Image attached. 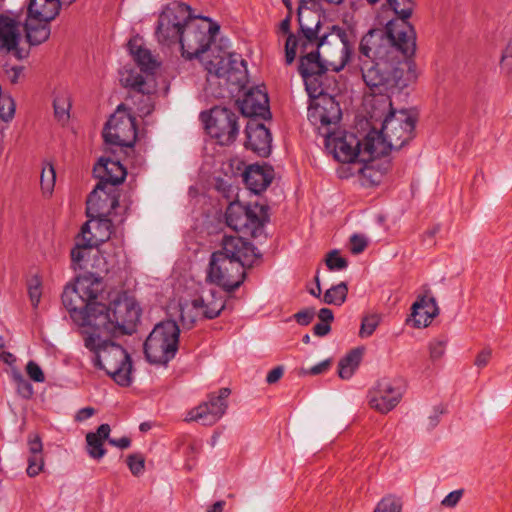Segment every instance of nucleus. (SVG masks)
Returning <instances> with one entry per match:
<instances>
[{
    "label": "nucleus",
    "instance_id": "39",
    "mask_svg": "<svg viewBox=\"0 0 512 512\" xmlns=\"http://www.w3.org/2000/svg\"><path fill=\"white\" fill-rule=\"evenodd\" d=\"M368 155V159L361 160L365 163L361 169V174L370 186H376L381 181V174H379L377 171H374L370 163L373 162L374 159L380 158L381 156L372 157L370 154Z\"/></svg>",
    "mask_w": 512,
    "mask_h": 512
},
{
    "label": "nucleus",
    "instance_id": "62",
    "mask_svg": "<svg viewBox=\"0 0 512 512\" xmlns=\"http://www.w3.org/2000/svg\"><path fill=\"white\" fill-rule=\"evenodd\" d=\"M22 71V66H12L10 68L5 69V72L12 84H16L18 82V79Z\"/></svg>",
    "mask_w": 512,
    "mask_h": 512
},
{
    "label": "nucleus",
    "instance_id": "23",
    "mask_svg": "<svg viewBox=\"0 0 512 512\" xmlns=\"http://www.w3.org/2000/svg\"><path fill=\"white\" fill-rule=\"evenodd\" d=\"M402 390L396 387L389 378L377 382L376 394L371 397L369 404L375 410L385 414L393 410L402 398Z\"/></svg>",
    "mask_w": 512,
    "mask_h": 512
},
{
    "label": "nucleus",
    "instance_id": "17",
    "mask_svg": "<svg viewBox=\"0 0 512 512\" xmlns=\"http://www.w3.org/2000/svg\"><path fill=\"white\" fill-rule=\"evenodd\" d=\"M110 153L113 156H101L93 166V176L98 179V183L88 194L90 203H93L96 198H102L99 192H102L104 197L107 193H119L115 188L107 190L108 185L112 187L119 186L127 177V168L119 159L114 157L116 152L110 150Z\"/></svg>",
    "mask_w": 512,
    "mask_h": 512
},
{
    "label": "nucleus",
    "instance_id": "47",
    "mask_svg": "<svg viewBox=\"0 0 512 512\" xmlns=\"http://www.w3.org/2000/svg\"><path fill=\"white\" fill-rule=\"evenodd\" d=\"M350 244L351 253L354 255H358L366 249L368 245V240L364 235L355 233L350 237Z\"/></svg>",
    "mask_w": 512,
    "mask_h": 512
},
{
    "label": "nucleus",
    "instance_id": "30",
    "mask_svg": "<svg viewBox=\"0 0 512 512\" xmlns=\"http://www.w3.org/2000/svg\"><path fill=\"white\" fill-rule=\"evenodd\" d=\"M363 356V348L351 349L338 363V375L341 379H350L359 367Z\"/></svg>",
    "mask_w": 512,
    "mask_h": 512
},
{
    "label": "nucleus",
    "instance_id": "21",
    "mask_svg": "<svg viewBox=\"0 0 512 512\" xmlns=\"http://www.w3.org/2000/svg\"><path fill=\"white\" fill-rule=\"evenodd\" d=\"M239 112L249 119L261 118L270 120L272 117L267 92L260 86L250 88L244 93L243 99L236 100Z\"/></svg>",
    "mask_w": 512,
    "mask_h": 512
},
{
    "label": "nucleus",
    "instance_id": "61",
    "mask_svg": "<svg viewBox=\"0 0 512 512\" xmlns=\"http://www.w3.org/2000/svg\"><path fill=\"white\" fill-rule=\"evenodd\" d=\"M108 443L120 449H127L131 445V439L127 436H123L119 439L108 437Z\"/></svg>",
    "mask_w": 512,
    "mask_h": 512
},
{
    "label": "nucleus",
    "instance_id": "27",
    "mask_svg": "<svg viewBox=\"0 0 512 512\" xmlns=\"http://www.w3.org/2000/svg\"><path fill=\"white\" fill-rule=\"evenodd\" d=\"M19 23L15 18L0 14V49L7 53L20 42Z\"/></svg>",
    "mask_w": 512,
    "mask_h": 512
},
{
    "label": "nucleus",
    "instance_id": "8",
    "mask_svg": "<svg viewBox=\"0 0 512 512\" xmlns=\"http://www.w3.org/2000/svg\"><path fill=\"white\" fill-rule=\"evenodd\" d=\"M119 200L120 194L114 192L107 193L103 198L94 199L93 203H90V197L87 196L86 216L89 220L82 225L79 236L98 248L106 244L104 248L108 249L112 242L117 245L118 238L109 242L115 233L109 214L119 206ZM120 240L123 242L122 239ZM112 246L115 247V245Z\"/></svg>",
    "mask_w": 512,
    "mask_h": 512
},
{
    "label": "nucleus",
    "instance_id": "48",
    "mask_svg": "<svg viewBox=\"0 0 512 512\" xmlns=\"http://www.w3.org/2000/svg\"><path fill=\"white\" fill-rule=\"evenodd\" d=\"M44 461L41 455H31L28 458V467L26 469L29 477L37 476L43 469Z\"/></svg>",
    "mask_w": 512,
    "mask_h": 512
},
{
    "label": "nucleus",
    "instance_id": "37",
    "mask_svg": "<svg viewBox=\"0 0 512 512\" xmlns=\"http://www.w3.org/2000/svg\"><path fill=\"white\" fill-rule=\"evenodd\" d=\"M134 61L140 67L142 72H153L156 69V61L149 49L137 50V55L133 57Z\"/></svg>",
    "mask_w": 512,
    "mask_h": 512
},
{
    "label": "nucleus",
    "instance_id": "24",
    "mask_svg": "<svg viewBox=\"0 0 512 512\" xmlns=\"http://www.w3.org/2000/svg\"><path fill=\"white\" fill-rule=\"evenodd\" d=\"M246 188L255 195H261L274 179V168L268 163L248 165L242 173Z\"/></svg>",
    "mask_w": 512,
    "mask_h": 512
},
{
    "label": "nucleus",
    "instance_id": "36",
    "mask_svg": "<svg viewBox=\"0 0 512 512\" xmlns=\"http://www.w3.org/2000/svg\"><path fill=\"white\" fill-rule=\"evenodd\" d=\"M56 182V170L51 162L43 166L40 178L43 193L51 194Z\"/></svg>",
    "mask_w": 512,
    "mask_h": 512
},
{
    "label": "nucleus",
    "instance_id": "45",
    "mask_svg": "<svg viewBox=\"0 0 512 512\" xmlns=\"http://www.w3.org/2000/svg\"><path fill=\"white\" fill-rule=\"evenodd\" d=\"M316 315V311L314 307H306L298 312H296L292 318L300 325V326H308L314 319Z\"/></svg>",
    "mask_w": 512,
    "mask_h": 512
},
{
    "label": "nucleus",
    "instance_id": "57",
    "mask_svg": "<svg viewBox=\"0 0 512 512\" xmlns=\"http://www.w3.org/2000/svg\"><path fill=\"white\" fill-rule=\"evenodd\" d=\"M491 355H492L491 349L485 348V349L481 350L477 354L474 364L479 368L485 367L488 364V362L491 358Z\"/></svg>",
    "mask_w": 512,
    "mask_h": 512
},
{
    "label": "nucleus",
    "instance_id": "14",
    "mask_svg": "<svg viewBox=\"0 0 512 512\" xmlns=\"http://www.w3.org/2000/svg\"><path fill=\"white\" fill-rule=\"evenodd\" d=\"M190 18H193V15L188 4L174 2L166 5L159 14L155 28L158 42L167 46L178 43L183 27Z\"/></svg>",
    "mask_w": 512,
    "mask_h": 512
},
{
    "label": "nucleus",
    "instance_id": "33",
    "mask_svg": "<svg viewBox=\"0 0 512 512\" xmlns=\"http://www.w3.org/2000/svg\"><path fill=\"white\" fill-rule=\"evenodd\" d=\"M280 30L282 33L287 34L285 43V63L287 65H291L296 58L299 39L294 33L291 32L290 15H286V17L281 21Z\"/></svg>",
    "mask_w": 512,
    "mask_h": 512
},
{
    "label": "nucleus",
    "instance_id": "60",
    "mask_svg": "<svg viewBox=\"0 0 512 512\" xmlns=\"http://www.w3.org/2000/svg\"><path fill=\"white\" fill-rule=\"evenodd\" d=\"M96 413V410L93 407H84L77 411L75 420L82 422L90 417H92Z\"/></svg>",
    "mask_w": 512,
    "mask_h": 512
},
{
    "label": "nucleus",
    "instance_id": "55",
    "mask_svg": "<svg viewBox=\"0 0 512 512\" xmlns=\"http://www.w3.org/2000/svg\"><path fill=\"white\" fill-rule=\"evenodd\" d=\"M446 413V408L442 405H436L433 408V414L429 416V428H435L440 421V416Z\"/></svg>",
    "mask_w": 512,
    "mask_h": 512
},
{
    "label": "nucleus",
    "instance_id": "43",
    "mask_svg": "<svg viewBox=\"0 0 512 512\" xmlns=\"http://www.w3.org/2000/svg\"><path fill=\"white\" fill-rule=\"evenodd\" d=\"M14 381L16 383V390L19 396L23 399H30L33 396V385L29 380L25 379L21 373L14 374Z\"/></svg>",
    "mask_w": 512,
    "mask_h": 512
},
{
    "label": "nucleus",
    "instance_id": "51",
    "mask_svg": "<svg viewBox=\"0 0 512 512\" xmlns=\"http://www.w3.org/2000/svg\"><path fill=\"white\" fill-rule=\"evenodd\" d=\"M28 447L31 455H41L43 444L38 434L28 436Z\"/></svg>",
    "mask_w": 512,
    "mask_h": 512
},
{
    "label": "nucleus",
    "instance_id": "63",
    "mask_svg": "<svg viewBox=\"0 0 512 512\" xmlns=\"http://www.w3.org/2000/svg\"><path fill=\"white\" fill-rule=\"evenodd\" d=\"M317 316L320 322H326L331 324L334 321V313L330 308H321L318 311Z\"/></svg>",
    "mask_w": 512,
    "mask_h": 512
},
{
    "label": "nucleus",
    "instance_id": "12",
    "mask_svg": "<svg viewBox=\"0 0 512 512\" xmlns=\"http://www.w3.org/2000/svg\"><path fill=\"white\" fill-rule=\"evenodd\" d=\"M269 206L258 202L244 204L238 199L230 201L225 211L226 224L236 232L257 238L270 222Z\"/></svg>",
    "mask_w": 512,
    "mask_h": 512
},
{
    "label": "nucleus",
    "instance_id": "10",
    "mask_svg": "<svg viewBox=\"0 0 512 512\" xmlns=\"http://www.w3.org/2000/svg\"><path fill=\"white\" fill-rule=\"evenodd\" d=\"M181 330L173 319L158 322L143 344L145 359L152 365L167 367L179 350Z\"/></svg>",
    "mask_w": 512,
    "mask_h": 512
},
{
    "label": "nucleus",
    "instance_id": "19",
    "mask_svg": "<svg viewBox=\"0 0 512 512\" xmlns=\"http://www.w3.org/2000/svg\"><path fill=\"white\" fill-rule=\"evenodd\" d=\"M325 135V147L333 153L334 159L341 163H354L364 152V141L361 142L355 133L331 132Z\"/></svg>",
    "mask_w": 512,
    "mask_h": 512
},
{
    "label": "nucleus",
    "instance_id": "4",
    "mask_svg": "<svg viewBox=\"0 0 512 512\" xmlns=\"http://www.w3.org/2000/svg\"><path fill=\"white\" fill-rule=\"evenodd\" d=\"M84 347L92 354L96 369L105 373L119 386L129 387L133 383V362L131 355L110 334L81 330Z\"/></svg>",
    "mask_w": 512,
    "mask_h": 512
},
{
    "label": "nucleus",
    "instance_id": "32",
    "mask_svg": "<svg viewBox=\"0 0 512 512\" xmlns=\"http://www.w3.org/2000/svg\"><path fill=\"white\" fill-rule=\"evenodd\" d=\"M72 107L71 96L68 90L61 88L53 92L54 116L59 122H67Z\"/></svg>",
    "mask_w": 512,
    "mask_h": 512
},
{
    "label": "nucleus",
    "instance_id": "50",
    "mask_svg": "<svg viewBox=\"0 0 512 512\" xmlns=\"http://www.w3.org/2000/svg\"><path fill=\"white\" fill-rule=\"evenodd\" d=\"M446 348V341L444 340H435L430 342L429 344V352L430 358L432 361H436L440 359L444 353Z\"/></svg>",
    "mask_w": 512,
    "mask_h": 512
},
{
    "label": "nucleus",
    "instance_id": "9",
    "mask_svg": "<svg viewBox=\"0 0 512 512\" xmlns=\"http://www.w3.org/2000/svg\"><path fill=\"white\" fill-rule=\"evenodd\" d=\"M114 250L109 251L107 248H98L90 244L80 236H77L75 245L70 251L71 264L73 271L77 272L75 277H88L93 275L94 278L103 280V273L109 272V258H117L123 252L121 240H117ZM110 245H114L112 242Z\"/></svg>",
    "mask_w": 512,
    "mask_h": 512
},
{
    "label": "nucleus",
    "instance_id": "3",
    "mask_svg": "<svg viewBox=\"0 0 512 512\" xmlns=\"http://www.w3.org/2000/svg\"><path fill=\"white\" fill-rule=\"evenodd\" d=\"M328 69V62L322 59L321 52L311 51L299 58L298 72L310 99L308 119L312 124H337L342 118L339 102L321 88L322 82L319 78L326 74Z\"/></svg>",
    "mask_w": 512,
    "mask_h": 512
},
{
    "label": "nucleus",
    "instance_id": "28",
    "mask_svg": "<svg viewBox=\"0 0 512 512\" xmlns=\"http://www.w3.org/2000/svg\"><path fill=\"white\" fill-rule=\"evenodd\" d=\"M209 297L210 299H205L202 296L197 297L191 301V305L194 309H203L202 316L204 319L212 320L217 318L226 308V301L215 290H210Z\"/></svg>",
    "mask_w": 512,
    "mask_h": 512
},
{
    "label": "nucleus",
    "instance_id": "22",
    "mask_svg": "<svg viewBox=\"0 0 512 512\" xmlns=\"http://www.w3.org/2000/svg\"><path fill=\"white\" fill-rule=\"evenodd\" d=\"M246 149L253 151L259 157L267 158L271 154L272 135L270 130L258 121L249 119L245 127Z\"/></svg>",
    "mask_w": 512,
    "mask_h": 512
},
{
    "label": "nucleus",
    "instance_id": "15",
    "mask_svg": "<svg viewBox=\"0 0 512 512\" xmlns=\"http://www.w3.org/2000/svg\"><path fill=\"white\" fill-rule=\"evenodd\" d=\"M200 120L207 133L215 138L218 144H232L239 133L238 115L227 107L215 106L200 113Z\"/></svg>",
    "mask_w": 512,
    "mask_h": 512
},
{
    "label": "nucleus",
    "instance_id": "11",
    "mask_svg": "<svg viewBox=\"0 0 512 512\" xmlns=\"http://www.w3.org/2000/svg\"><path fill=\"white\" fill-rule=\"evenodd\" d=\"M219 32L220 24L209 16L199 15L190 18L178 40L182 57L186 60L198 59L204 62L203 55L209 51Z\"/></svg>",
    "mask_w": 512,
    "mask_h": 512
},
{
    "label": "nucleus",
    "instance_id": "42",
    "mask_svg": "<svg viewBox=\"0 0 512 512\" xmlns=\"http://www.w3.org/2000/svg\"><path fill=\"white\" fill-rule=\"evenodd\" d=\"M379 323L380 319L376 314L363 317L359 330V336L361 338L370 337L378 327Z\"/></svg>",
    "mask_w": 512,
    "mask_h": 512
},
{
    "label": "nucleus",
    "instance_id": "64",
    "mask_svg": "<svg viewBox=\"0 0 512 512\" xmlns=\"http://www.w3.org/2000/svg\"><path fill=\"white\" fill-rule=\"evenodd\" d=\"M140 41H141V39L139 37H133L127 43V49L133 57L135 55H137V50L144 49V47L141 45Z\"/></svg>",
    "mask_w": 512,
    "mask_h": 512
},
{
    "label": "nucleus",
    "instance_id": "7",
    "mask_svg": "<svg viewBox=\"0 0 512 512\" xmlns=\"http://www.w3.org/2000/svg\"><path fill=\"white\" fill-rule=\"evenodd\" d=\"M142 309L134 296L119 292L108 304L99 301L92 331L112 336L132 335L140 322Z\"/></svg>",
    "mask_w": 512,
    "mask_h": 512
},
{
    "label": "nucleus",
    "instance_id": "41",
    "mask_svg": "<svg viewBox=\"0 0 512 512\" xmlns=\"http://www.w3.org/2000/svg\"><path fill=\"white\" fill-rule=\"evenodd\" d=\"M402 511V503L400 499L388 495L383 497L379 503L377 504L374 512H401Z\"/></svg>",
    "mask_w": 512,
    "mask_h": 512
},
{
    "label": "nucleus",
    "instance_id": "25",
    "mask_svg": "<svg viewBox=\"0 0 512 512\" xmlns=\"http://www.w3.org/2000/svg\"><path fill=\"white\" fill-rule=\"evenodd\" d=\"M439 315V307L434 297L419 295L411 306L410 317L407 323L412 322L414 328H422L430 325L432 319Z\"/></svg>",
    "mask_w": 512,
    "mask_h": 512
},
{
    "label": "nucleus",
    "instance_id": "40",
    "mask_svg": "<svg viewBox=\"0 0 512 512\" xmlns=\"http://www.w3.org/2000/svg\"><path fill=\"white\" fill-rule=\"evenodd\" d=\"M16 104L14 99L8 95L0 96V119L4 122H9L13 119L15 114Z\"/></svg>",
    "mask_w": 512,
    "mask_h": 512
},
{
    "label": "nucleus",
    "instance_id": "38",
    "mask_svg": "<svg viewBox=\"0 0 512 512\" xmlns=\"http://www.w3.org/2000/svg\"><path fill=\"white\" fill-rule=\"evenodd\" d=\"M325 264L330 271H341L348 267V260L340 255L339 250L333 249L327 253Z\"/></svg>",
    "mask_w": 512,
    "mask_h": 512
},
{
    "label": "nucleus",
    "instance_id": "46",
    "mask_svg": "<svg viewBox=\"0 0 512 512\" xmlns=\"http://www.w3.org/2000/svg\"><path fill=\"white\" fill-rule=\"evenodd\" d=\"M214 186H215V190L218 193H220L227 200H230L235 193L234 186L224 178L217 177L215 179Z\"/></svg>",
    "mask_w": 512,
    "mask_h": 512
},
{
    "label": "nucleus",
    "instance_id": "5",
    "mask_svg": "<svg viewBox=\"0 0 512 512\" xmlns=\"http://www.w3.org/2000/svg\"><path fill=\"white\" fill-rule=\"evenodd\" d=\"M390 110L383 119L380 130L371 128L364 137V152L375 156H387L392 150H400L415 138L418 115L406 109Z\"/></svg>",
    "mask_w": 512,
    "mask_h": 512
},
{
    "label": "nucleus",
    "instance_id": "13",
    "mask_svg": "<svg viewBox=\"0 0 512 512\" xmlns=\"http://www.w3.org/2000/svg\"><path fill=\"white\" fill-rule=\"evenodd\" d=\"M62 5L64 0H28L24 31L29 45L38 46L49 39L50 23L59 15Z\"/></svg>",
    "mask_w": 512,
    "mask_h": 512
},
{
    "label": "nucleus",
    "instance_id": "31",
    "mask_svg": "<svg viewBox=\"0 0 512 512\" xmlns=\"http://www.w3.org/2000/svg\"><path fill=\"white\" fill-rule=\"evenodd\" d=\"M328 30H329V32H331V34L335 33L343 45L340 63L338 65L330 63V66L332 67L331 68L332 71L340 72L341 70L344 69V67L350 61V59L354 53V48H353V45L351 44V42L348 38L347 32L344 28H342L338 25H332V26L328 27Z\"/></svg>",
    "mask_w": 512,
    "mask_h": 512
},
{
    "label": "nucleus",
    "instance_id": "1",
    "mask_svg": "<svg viewBox=\"0 0 512 512\" xmlns=\"http://www.w3.org/2000/svg\"><path fill=\"white\" fill-rule=\"evenodd\" d=\"M397 15L384 28H372L359 44V68L364 83L374 94L401 92L417 79L413 56L416 31L409 22L413 0H387Z\"/></svg>",
    "mask_w": 512,
    "mask_h": 512
},
{
    "label": "nucleus",
    "instance_id": "6",
    "mask_svg": "<svg viewBox=\"0 0 512 512\" xmlns=\"http://www.w3.org/2000/svg\"><path fill=\"white\" fill-rule=\"evenodd\" d=\"M104 290V282L100 278L74 277L61 295L63 306L69 312L73 322L80 330L92 331L96 321L99 296Z\"/></svg>",
    "mask_w": 512,
    "mask_h": 512
},
{
    "label": "nucleus",
    "instance_id": "2",
    "mask_svg": "<svg viewBox=\"0 0 512 512\" xmlns=\"http://www.w3.org/2000/svg\"><path fill=\"white\" fill-rule=\"evenodd\" d=\"M262 257V253L249 240L225 235L222 249L211 254L206 280L232 293L244 283L245 270L256 265Z\"/></svg>",
    "mask_w": 512,
    "mask_h": 512
},
{
    "label": "nucleus",
    "instance_id": "18",
    "mask_svg": "<svg viewBox=\"0 0 512 512\" xmlns=\"http://www.w3.org/2000/svg\"><path fill=\"white\" fill-rule=\"evenodd\" d=\"M205 70L218 78H227L228 81L243 86L247 81V62L240 54L226 53L221 49L204 62Z\"/></svg>",
    "mask_w": 512,
    "mask_h": 512
},
{
    "label": "nucleus",
    "instance_id": "54",
    "mask_svg": "<svg viewBox=\"0 0 512 512\" xmlns=\"http://www.w3.org/2000/svg\"><path fill=\"white\" fill-rule=\"evenodd\" d=\"M28 293H29V297L32 302V305L34 307H37L40 302V298H41V283L38 279L36 280L35 285H29Z\"/></svg>",
    "mask_w": 512,
    "mask_h": 512
},
{
    "label": "nucleus",
    "instance_id": "52",
    "mask_svg": "<svg viewBox=\"0 0 512 512\" xmlns=\"http://www.w3.org/2000/svg\"><path fill=\"white\" fill-rule=\"evenodd\" d=\"M463 495V489L454 490L450 492L445 498L442 500L441 504L445 507H455L460 501Z\"/></svg>",
    "mask_w": 512,
    "mask_h": 512
},
{
    "label": "nucleus",
    "instance_id": "44",
    "mask_svg": "<svg viewBox=\"0 0 512 512\" xmlns=\"http://www.w3.org/2000/svg\"><path fill=\"white\" fill-rule=\"evenodd\" d=\"M126 463L134 476H139L145 469V458L141 453H133L127 456Z\"/></svg>",
    "mask_w": 512,
    "mask_h": 512
},
{
    "label": "nucleus",
    "instance_id": "49",
    "mask_svg": "<svg viewBox=\"0 0 512 512\" xmlns=\"http://www.w3.org/2000/svg\"><path fill=\"white\" fill-rule=\"evenodd\" d=\"M26 372L29 378L36 383H42L45 381L43 370L36 362L32 360L27 363Z\"/></svg>",
    "mask_w": 512,
    "mask_h": 512
},
{
    "label": "nucleus",
    "instance_id": "35",
    "mask_svg": "<svg viewBox=\"0 0 512 512\" xmlns=\"http://www.w3.org/2000/svg\"><path fill=\"white\" fill-rule=\"evenodd\" d=\"M121 83L124 87L130 88L135 92L146 94L145 85L146 81L142 74L133 69L125 70L122 73Z\"/></svg>",
    "mask_w": 512,
    "mask_h": 512
},
{
    "label": "nucleus",
    "instance_id": "53",
    "mask_svg": "<svg viewBox=\"0 0 512 512\" xmlns=\"http://www.w3.org/2000/svg\"><path fill=\"white\" fill-rule=\"evenodd\" d=\"M331 364H332V360L330 358L325 359V360L321 361L320 363L312 366L309 370H305L304 374H310V375L322 374V373L326 372L327 370H329V368L331 367Z\"/></svg>",
    "mask_w": 512,
    "mask_h": 512
},
{
    "label": "nucleus",
    "instance_id": "29",
    "mask_svg": "<svg viewBox=\"0 0 512 512\" xmlns=\"http://www.w3.org/2000/svg\"><path fill=\"white\" fill-rule=\"evenodd\" d=\"M110 432V425L103 423L99 425L96 432L86 434V450L91 458L99 460L105 456L107 450L104 447V442L108 441Z\"/></svg>",
    "mask_w": 512,
    "mask_h": 512
},
{
    "label": "nucleus",
    "instance_id": "26",
    "mask_svg": "<svg viewBox=\"0 0 512 512\" xmlns=\"http://www.w3.org/2000/svg\"><path fill=\"white\" fill-rule=\"evenodd\" d=\"M307 8V0H300L297 8V22L299 25V29L297 31V37L299 39V43L301 49H306L308 46H314L317 41V36L321 31L322 20L321 16L317 15L318 19L314 25V27L307 26L303 23V15L302 10Z\"/></svg>",
    "mask_w": 512,
    "mask_h": 512
},
{
    "label": "nucleus",
    "instance_id": "56",
    "mask_svg": "<svg viewBox=\"0 0 512 512\" xmlns=\"http://www.w3.org/2000/svg\"><path fill=\"white\" fill-rule=\"evenodd\" d=\"M180 321L185 329L190 330L194 327L196 323V318L193 315H191L190 312H187L184 307H181Z\"/></svg>",
    "mask_w": 512,
    "mask_h": 512
},
{
    "label": "nucleus",
    "instance_id": "34",
    "mask_svg": "<svg viewBox=\"0 0 512 512\" xmlns=\"http://www.w3.org/2000/svg\"><path fill=\"white\" fill-rule=\"evenodd\" d=\"M348 295V283L342 281L327 289L321 301L327 305L341 306L345 303Z\"/></svg>",
    "mask_w": 512,
    "mask_h": 512
},
{
    "label": "nucleus",
    "instance_id": "20",
    "mask_svg": "<svg viewBox=\"0 0 512 512\" xmlns=\"http://www.w3.org/2000/svg\"><path fill=\"white\" fill-rule=\"evenodd\" d=\"M230 394L231 390L228 387L210 393L207 402L200 404L189 412V420L201 422L205 426L215 424L225 414L228 408L227 399Z\"/></svg>",
    "mask_w": 512,
    "mask_h": 512
},
{
    "label": "nucleus",
    "instance_id": "59",
    "mask_svg": "<svg viewBox=\"0 0 512 512\" xmlns=\"http://www.w3.org/2000/svg\"><path fill=\"white\" fill-rule=\"evenodd\" d=\"M331 332V324L326 322L316 323L313 327V334L317 337H325Z\"/></svg>",
    "mask_w": 512,
    "mask_h": 512
},
{
    "label": "nucleus",
    "instance_id": "58",
    "mask_svg": "<svg viewBox=\"0 0 512 512\" xmlns=\"http://www.w3.org/2000/svg\"><path fill=\"white\" fill-rule=\"evenodd\" d=\"M284 374V368L283 366L279 365L271 369L267 376H266V382L268 384H274L278 382Z\"/></svg>",
    "mask_w": 512,
    "mask_h": 512
},
{
    "label": "nucleus",
    "instance_id": "16",
    "mask_svg": "<svg viewBox=\"0 0 512 512\" xmlns=\"http://www.w3.org/2000/svg\"><path fill=\"white\" fill-rule=\"evenodd\" d=\"M137 122L124 104H120L105 123L102 136L104 142L119 147L133 148L137 141Z\"/></svg>",
    "mask_w": 512,
    "mask_h": 512
}]
</instances>
